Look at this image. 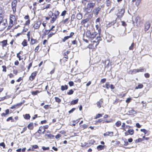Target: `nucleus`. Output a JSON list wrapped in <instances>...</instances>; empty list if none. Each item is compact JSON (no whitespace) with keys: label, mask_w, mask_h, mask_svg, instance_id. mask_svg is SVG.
Instances as JSON below:
<instances>
[{"label":"nucleus","mask_w":152,"mask_h":152,"mask_svg":"<svg viewBox=\"0 0 152 152\" xmlns=\"http://www.w3.org/2000/svg\"><path fill=\"white\" fill-rule=\"evenodd\" d=\"M70 38L69 36H66V37H64L63 39H62V42H65L66 40Z\"/></svg>","instance_id":"nucleus-62"},{"label":"nucleus","mask_w":152,"mask_h":152,"mask_svg":"<svg viewBox=\"0 0 152 152\" xmlns=\"http://www.w3.org/2000/svg\"><path fill=\"white\" fill-rule=\"evenodd\" d=\"M38 132H39L41 134H43L45 132H43V129L42 126H40L39 127L38 130H37Z\"/></svg>","instance_id":"nucleus-37"},{"label":"nucleus","mask_w":152,"mask_h":152,"mask_svg":"<svg viewBox=\"0 0 152 152\" xmlns=\"http://www.w3.org/2000/svg\"><path fill=\"white\" fill-rule=\"evenodd\" d=\"M33 64V61H31V62L30 63V64H28V66L27 67V69L29 71L31 68V67L32 66Z\"/></svg>","instance_id":"nucleus-57"},{"label":"nucleus","mask_w":152,"mask_h":152,"mask_svg":"<svg viewBox=\"0 0 152 152\" xmlns=\"http://www.w3.org/2000/svg\"><path fill=\"white\" fill-rule=\"evenodd\" d=\"M104 145H99L96 148L97 149L98 151H99L100 150H103L104 148Z\"/></svg>","instance_id":"nucleus-33"},{"label":"nucleus","mask_w":152,"mask_h":152,"mask_svg":"<svg viewBox=\"0 0 152 152\" xmlns=\"http://www.w3.org/2000/svg\"><path fill=\"white\" fill-rule=\"evenodd\" d=\"M94 43L93 44H89L88 45V48H89V49H94Z\"/></svg>","instance_id":"nucleus-50"},{"label":"nucleus","mask_w":152,"mask_h":152,"mask_svg":"<svg viewBox=\"0 0 152 152\" xmlns=\"http://www.w3.org/2000/svg\"><path fill=\"white\" fill-rule=\"evenodd\" d=\"M70 20H69V18H66L65 19L63 20L61 22L62 24L66 25L69 23Z\"/></svg>","instance_id":"nucleus-25"},{"label":"nucleus","mask_w":152,"mask_h":152,"mask_svg":"<svg viewBox=\"0 0 152 152\" xmlns=\"http://www.w3.org/2000/svg\"><path fill=\"white\" fill-rule=\"evenodd\" d=\"M17 19V17L15 15H10V21L13 22H15Z\"/></svg>","instance_id":"nucleus-19"},{"label":"nucleus","mask_w":152,"mask_h":152,"mask_svg":"<svg viewBox=\"0 0 152 152\" xmlns=\"http://www.w3.org/2000/svg\"><path fill=\"white\" fill-rule=\"evenodd\" d=\"M115 2V0H106L105 3L107 7H110L111 6L112 3Z\"/></svg>","instance_id":"nucleus-14"},{"label":"nucleus","mask_w":152,"mask_h":152,"mask_svg":"<svg viewBox=\"0 0 152 152\" xmlns=\"http://www.w3.org/2000/svg\"><path fill=\"white\" fill-rule=\"evenodd\" d=\"M28 41L26 39H24L22 42V45L24 47L27 46L28 45Z\"/></svg>","instance_id":"nucleus-32"},{"label":"nucleus","mask_w":152,"mask_h":152,"mask_svg":"<svg viewBox=\"0 0 152 152\" xmlns=\"http://www.w3.org/2000/svg\"><path fill=\"white\" fill-rule=\"evenodd\" d=\"M7 19H4L0 23V31L4 30L7 26Z\"/></svg>","instance_id":"nucleus-4"},{"label":"nucleus","mask_w":152,"mask_h":152,"mask_svg":"<svg viewBox=\"0 0 152 152\" xmlns=\"http://www.w3.org/2000/svg\"><path fill=\"white\" fill-rule=\"evenodd\" d=\"M134 133V130L133 129H129L127 132H125L124 133L125 136H127L129 134L133 135Z\"/></svg>","instance_id":"nucleus-17"},{"label":"nucleus","mask_w":152,"mask_h":152,"mask_svg":"<svg viewBox=\"0 0 152 152\" xmlns=\"http://www.w3.org/2000/svg\"><path fill=\"white\" fill-rule=\"evenodd\" d=\"M24 18L25 20H27L26 21L24 25L25 26L28 25L30 24L31 22L29 16L28 15H26L24 17Z\"/></svg>","instance_id":"nucleus-12"},{"label":"nucleus","mask_w":152,"mask_h":152,"mask_svg":"<svg viewBox=\"0 0 152 152\" xmlns=\"http://www.w3.org/2000/svg\"><path fill=\"white\" fill-rule=\"evenodd\" d=\"M97 34V33L95 31V29L93 26L90 29L87 30L86 32L87 37L91 40H93Z\"/></svg>","instance_id":"nucleus-1"},{"label":"nucleus","mask_w":152,"mask_h":152,"mask_svg":"<svg viewBox=\"0 0 152 152\" xmlns=\"http://www.w3.org/2000/svg\"><path fill=\"white\" fill-rule=\"evenodd\" d=\"M13 26V22L10 21L9 25L7 28V30L10 29Z\"/></svg>","instance_id":"nucleus-36"},{"label":"nucleus","mask_w":152,"mask_h":152,"mask_svg":"<svg viewBox=\"0 0 152 152\" xmlns=\"http://www.w3.org/2000/svg\"><path fill=\"white\" fill-rule=\"evenodd\" d=\"M42 127H43V132H45V129H48V128H49V125H45L43 126H42Z\"/></svg>","instance_id":"nucleus-56"},{"label":"nucleus","mask_w":152,"mask_h":152,"mask_svg":"<svg viewBox=\"0 0 152 152\" xmlns=\"http://www.w3.org/2000/svg\"><path fill=\"white\" fill-rule=\"evenodd\" d=\"M83 18L82 14L80 13H78L77 15V18L78 20H80Z\"/></svg>","instance_id":"nucleus-41"},{"label":"nucleus","mask_w":152,"mask_h":152,"mask_svg":"<svg viewBox=\"0 0 152 152\" xmlns=\"http://www.w3.org/2000/svg\"><path fill=\"white\" fill-rule=\"evenodd\" d=\"M80 127H82L83 128V129H84L87 128L88 127V126L87 124H85L82 125L80 126Z\"/></svg>","instance_id":"nucleus-55"},{"label":"nucleus","mask_w":152,"mask_h":152,"mask_svg":"<svg viewBox=\"0 0 152 152\" xmlns=\"http://www.w3.org/2000/svg\"><path fill=\"white\" fill-rule=\"evenodd\" d=\"M24 118L26 120L30 119L31 116L29 114H26L23 115Z\"/></svg>","instance_id":"nucleus-38"},{"label":"nucleus","mask_w":152,"mask_h":152,"mask_svg":"<svg viewBox=\"0 0 152 152\" xmlns=\"http://www.w3.org/2000/svg\"><path fill=\"white\" fill-rule=\"evenodd\" d=\"M75 15L74 14H73L72 15V16L71 17L70 20V25L71 24L72 22L74 20V19L75 18Z\"/></svg>","instance_id":"nucleus-61"},{"label":"nucleus","mask_w":152,"mask_h":152,"mask_svg":"<svg viewBox=\"0 0 152 152\" xmlns=\"http://www.w3.org/2000/svg\"><path fill=\"white\" fill-rule=\"evenodd\" d=\"M83 10L86 15H87L88 13H90L92 11V10H91V9H90L87 6L84 8Z\"/></svg>","instance_id":"nucleus-16"},{"label":"nucleus","mask_w":152,"mask_h":152,"mask_svg":"<svg viewBox=\"0 0 152 152\" xmlns=\"http://www.w3.org/2000/svg\"><path fill=\"white\" fill-rule=\"evenodd\" d=\"M17 57L18 58L19 61H21L23 59L25 60L26 59L25 54L23 53V51H20L17 54Z\"/></svg>","instance_id":"nucleus-6"},{"label":"nucleus","mask_w":152,"mask_h":152,"mask_svg":"<svg viewBox=\"0 0 152 152\" xmlns=\"http://www.w3.org/2000/svg\"><path fill=\"white\" fill-rule=\"evenodd\" d=\"M5 11L3 8L0 7V16L4 17V15Z\"/></svg>","instance_id":"nucleus-30"},{"label":"nucleus","mask_w":152,"mask_h":152,"mask_svg":"<svg viewBox=\"0 0 152 152\" xmlns=\"http://www.w3.org/2000/svg\"><path fill=\"white\" fill-rule=\"evenodd\" d=\"M104 100L103 99L101 98L97 101L96 103V104L97 107L99 108H100L102 107V104L103 103Z\"/></svg>","instance_id":"nucleus-18"},{"label":"nucleus","mask_w":152,"mask_h":152,"mask_svg":"<svg viewBox=\"0 0 152 152\" xmlns=\"http://www.w3.org/2000/svg\"><path fill=\"white\" fill-rule=\"evenodd\" d=\"M68 88L67 85L62 86H61V89L62 91H64L65 90H67Z\"/></svg>","instance_id":"nucleus-42"},{"label":"nucleus","mask_w":152,"mask_h":152,"mask_svg":"<svg viewBox=\"0 0 152 152\" xmlns=\"http://www.w3.org/2000/svg\"><path fill=\"white\" fill-rule=\"evenodd\" d=\"M64 58H63L62 59H60V62L61 63V64H64V63H65L67 61L68 59L65 58V59H64Z\"/></svg>","instance_id":"nucleus-45"},{"label":"nucleus","mask_w":152,"mask_h":152,"mask_svg":"<svg viewBox=\"0 0 152 152\" xmlns=\"http://www.w3.org/2000/svg\"><path fill=\"white\" fill-rule=\"evenodd\" d=\"M101 40V38L100 37H97L96 38V40H93L92 42H93V43L95 42L96 43L95 45V46H96L98 44L99 42Z\"/></svg>","instance_id":"nucleus-24"},{"label":"nucleus","mask_w":152,"mask_h":152,"mask_svg":"<svg viewBox=\"0 0 152 152\" xmlns=\"http://www.w3.org/2000/svg\"><path fill=\"white\" fill-rule=\"evenodd\" d=\"M21 83H20L19 84H16L15 87L16 88V91H17L20 89V86L21 85Z\"/></svg>","instance_id":"nucleus-49"},{"label":"nucleus","mask_w":152,"mask_h":152,"mask_svg":"<svg viewBox=\"0 0 152 152\" xmlns=\"http://www.w3.org/2000/svg\"><path fill=\"white\" fill-rule=\"evenodd\" d=\"M146 71V69H145V71H144V69L140 68L139 69H134L130 71L131 72V74H135L139 72H145Z\"/></svg>","instance_id":"nucleus-10"},{"label":"nucleus","mask_w":152,"mask_h":152,"mask_svg":"<svg viewBox=\"0 0 152 152\" xmlns=\"http://www.w3.org/2000/svg\"><path fill=\"white\" fill-rule=\"evenodd\" d=\"M40 91L38 90H37L36 91H33L31 92V94L33 96H35L37 95L39 93Z\"/></svg>","instance_id":"nucleus-44"},{"label":"nucleus","mask_w":152,"mask_h":152,"mask_svg":"<svg viewBox=\"0 0 152 152\" xmlns=\"http://www.w3.org/2000/svg\"><path fill=\"white\" fill-rule=\"evenodd\" d=\"M38 73L37 71H35L32 73L31 75L29 77V80L32 81L35 79Z\"/></svg>","instance_id":"nucleus-9"},{"label":"nucleus","mask_w":152,"mask_h":152,"mask_svg":"<svg viewBox=\"0 0 152 152\" xmlns=\"http://www.w3.org/2000/svg\"><path fill=\"white\" fill-rule=\"evenodd\" d=\"M95 5L96 3L95 2H93V1H89L87 3L86 6L90 9H91V10H92L94 7L95 6Z\"/></svg>","instance_id":"nucleus-11"},{"label":"nucleus","mask_w":152,"mask_h":152,"mask_svg":"<svg viewBox=\"0 0 152 152\" xmlns=\"http://www.w3.org/2000/svg\"><path fill=\"white\" fill-rule=\"evenodd\" d=\"M102 116V115L100 114H98L96 115V116L94 118V119H96L99 118L101 117Z\"/></svg>","instance_id":"nucleus-60"},{"label":"nucleus","mask_w":152,"mask_h":152,"mask_svg":"<svg viewBox=\"0 0 152 152\" xmlns=\"http://www.w3.org/2000/svg\"><path fill=\"white\" fill-rule=\"evenodd\" d=\"M28 38V41H29L30 39H31V32L30 31H28L26 34Z\"/></svg>","instance_id":"nucleus-46"},{"label":"nucleus","mask_w":152,"mask_h":152,"mask_svg":"<svg viewBox=\"0 0 152 152\" xmlns=\"http://www.w3.org/2000/svg\"><path fill=\"white\" fill-rule=\"evenodd\" d=\"M78 101V99H76L73 100L72 101L71 103L70 104L71 105H74L76 104H77Z\"/></svg>","instance_id":"nucleus-40"},{"label":"nucleus","mask_w":152,"mask_h":152,"mask_svg":"<svg viewBox=\"0 0 152 152\" xmlns=\"http://www.w3.org/2000/svg\"><path fill=\"white\" fill-rule=\"evenodd\" d=\"M67 13V11L66 10H64L62 12H61V16H63V17H64L66 15Z\"/></svg>","instance_id":"nucleus-52"},{"label":"nucleus","mask_w":152,"mask_h":152,"mask_svg":"<svg viewBox=\"0 0 152 152\" xmlns=\"http://www.w3.org/2000/svg\"><path fill=\"white\" fill-rule=\"evenodd\" d=\"M17 1L16 0H13L12 2L11 7L14 14H15L16 12V7Z\"/></svg>","instance_id":"nucleus-7"},{"label":"nucleus","mask_w":152,"mask_h":152,"mask_svg":"<svg viewBox=\"0 0 152 152\" xmlns=\"http://www.w3.org/2000/svg\"><path fill=\"white\" fill-rule=\"evenodd\" d=\"M134 43H132L131 45L129 47V49L130 50H132L133 49V48L134 46Z\"/></svg>","instance_id":"nucleus-63"},{"label":"nucleus","mask_w":152,"mask_h":152,"mask_svg":"<svg viewBox=\"0 0 152 152\" xmlns=\"http://www.w3.org/2000/svg\"><path fill=\"white\" fill-rule=\"evenodd\" d=\"M50 34L49 31V29H45L44 32V33L43 34V36H45L46 35H48Z\"/></svg>","instance_id":"nucleus-43"},{"label":"nucleus","mask_w":152,"mask_h":152,"mask_svg":"<svg viewBox=\"0 0 152 152\" xmlns=\"http://www.w3.org/2000/svg\"><path fill=\"white\" fill-rule=\"evenodd\" d=\"M114 133L113 132H107L104 133L103 136L105 137L108 136L112 137L113 136Z\"/></svg>","instance_id":"nucleus-15"},{"label":"nucleus","mask_w":152,"mask_h":152,"mask_svg":"<svg viewBox=\"0 0 152 152\" xmlns=\"http://www.w3.org/2000/svg\"><path fill=\"white\" fill-rule=\"evenodd\" d=\"M40 45L38 44L37 46L34 49V51L35 53H39L41 50V48H40Z\"/></svg>","instance_id":"nucleus-21"},{"label":"nucleus","mask_w":152,"mask_h":152,"mask_svg":"<svg viewBox=\"0 0 152 152\" xmlns=\"http://www.w3.org/2000/svg\"><path fill=\"white\" fill-rule=\"evenodd\" d=\"M125 11V9L122 8L118 10V12L116 14L117 18H116V20L117 19H121L123 16Z\"/></svg>","instance_id":"nucleus-5"},{"label":"nucleus","mask_w":152,"mask_h":152,"mask_svg":"<svg viewBox=\"0 0 152 152\" xmlns=\"http://www.w3.org/2000/svg\"><path fill=\"white\" fill-rule=\"evenodd\" d=\"M28 129L30 130H32L34 128L33 123L32 122L30 123L27 126Z\"/></svg>","instance_id":"nucleus-28"},{"label":"nucleus","mask_w":152,"mask_h":152,"mask_svg":"<svg viewBox=\"0 0 152 152\" xmlns=\"http://www.w3.org/2000/svg\"><path fill=\"white\" fill-rule=\"evenodd\" d=\"M39 148L38 146L36 145H33L32 146V148L31 149V151H34V149H37Z\"/></svg>","instance_id":"nucleus-54"},{"label":"nucleus","mask_w":152,"mask_h":152,"mask_svg":"<svg viewBox=\"0 0 152 152\" xmlns=\"http://www.w3.org/2000/svg\"><path fill=\"white\" fill-rule=\"evenodd\" d=\"M144 86L143 84L141 83H139L137 86L135 88V89H141L143 88Z\"/></svg>","instance_id":"nucleus-34"},{"label":"nucleus","mask_w":152,"mask_h":152,"mask_svg":"<svg viewBox=\"0 0 152 152\" xmlns=\"http://www.w3.org/2000/svg\"><path fill=\"white\" fill-rule=\"evenodd\" d=\"M103 120L102 118L99 119L95 121V123L94 124L95 125H96L99 123H100L102 122H103Z\"/></svg>","instance_id":"nucleus-47"},{"label":"nucleus","mask_w":152,"mask_h":152,"mask_svg":"<svg viewBox=\"0 0 152 152\" xmlns=\"http://www.w3.org/2000/svg\"><path fill=\"white\" fill-rule=\"evenodd\" d=\"M60 12L58 10L55 11L54 13H52V15L50 17L51 20L50 21V23H54L56 19L58 18L59 16Z\"/></svg>","instance_id":"nucleus-3"},{"label":"nucleus","mask_w":152,"mask_h":152,"mask_svg":"<svg viewBox=\"0 0 152 152\" xmlns=\"http://www.w3.org/2000/svg\"><path fill=\"white\" fill-rule=\"evenodd\" d=\"M55 99L56 101L58 103H60L61 101V99L58 97H55Z\"/></svg>","instance_id":"nucleus-59"},{"label":"nucleus","mask_w":152,"mask_h":152,"mask_svg":"<svg viewBox=\"0 0 152 152\" xmlns=\"http://www.w3.org/2000/svg\"><path fill=\"white\" fill-rule=\"evenodd\" d=\"M89 20V19L88 18H86L83 20L81 22V24L82 25H83L84 26L85 24L88 22Z\"/></svg>","instance_id":"nucleus-31"},{"label":"nucleus","mask_w":152,"mask_h":152,"mask_svg":"<svg viewBox=\"0 0 152 152\" xmlns=\"http://www.w3.org/2000/svg\"><path fill=\"white\" fill-rule=\"evenodd\" d=\"M43 9H50L51 8V4H46V3L45 2L43 4Z\"/></svg>","instance_id":"nucleus-23"},{"label":"nucleus","mask_w":152,"mask_h":152,"mask_svg":"<svg viewBox=\"0 0 152 152\" xmlns=\"http://www.w3.org/2000/svg\"><path fill=\"white\" fill-rule=\"evenodd\" d=\"M57 31L58 30L55 28V26H52L50 29H49L50 34L48 35L47 39H48L57 33Z\"/></svg>","instance_id":"nucleus-2"},{"label":"nucleus","mask_w":152,"mask_h":152,"mask_svg":"<svg viewBox=\"0 0 152 152\" xmlns=\"http://www.w3.org/2000/svg\"><path fill=\"white\" fill-rule=\"evenodd\" d=\"M151 26V24L148 21L145 22L144 24V30L145 31H148L150 28Z\"/></svg>","instance_id":"nucleus-20"},{"label":"nucleus","mask_w":152,"mask_h":152,"mask_svg":"<svg viewBox=\"0 0 152 152\" xmlns=\"http://www.w3.org/2000/svg\"><path fill=\"white\" fill-rule=\"evenodd\" d=\"M10 120H11L12 122H13L14 121L12 116H11L8 118L6 120V121H9Z\"/></svg>","instance_id":"nucleus-53"},{"label":"nucleus","mask_w":152,"mask_h":152,"mask_svg":"<svg viewBox=\"0 0 152 152\" xmlns=\"http://www.w3.org/2000/svg\"><path fill=\"white\" fill-rule=\"evenodd\" d=\"M25 102V101L24 100H23L22 102L16 104L15 105L16 107V108H18L20 107V106H21Z\"/></svg>","instance_id":"nucleus-35"},{"label":"nucleus","mask_w":152,"mask_h":152,"mask_svg":"<svg viewBox=\"0 0 152 152\" xmlns=\"http://www.w3.org/2000/svg\"><path fill=\"white\" fill-rule=\"evenodd\" d=\"M116 19L115 20H113V21L110 22L108 24V27H110L114 25L116 22Z\"/></svg>","instance_id":"nucleus-39"},{"label":"nucleus","mask_w":152,"mask_h":152,"mask_svg":"<svg viewBox=\"0 0 152 152\" xmlns=\"http://www.w3.org/2000/svg\"><path fill=\"white\" fill-rule=\"evenodd\" d=\"M41 134H42L40 133L39 132L37 131L34 134V135L36 137H38L40 136Z\"/></svg>","instance_id":"nucleus-48"},{"label":"nucleus","mask_w":152,"mask_h":152,"mask_svg":"<svg viewBox=\"0 0 152 152\" xmlns=\"http://www.w3.org/2000/svg\"><path fill=\"white\" fill-rule=\"evenodd\" d=\"M121 122L120 121H118L115 123V125L116 127H119L121 125Z\"/></svg>","instance_id":"nucleus-51"},{"label":"nucleus","mask_w":152,"mask_h":152,"mask_svg":"<svg viewBox=\"0 0 152 152\" xmlns=\"http://www.w3.org/2000/svg\"><path fill=\"white\" fill-rule=\"evenodd\" d=\"M101 8L99 7L95 8L93 10V12L95 15H98L101 10Z\"/></svg>","instance_id":"nucleus-22"},{"label":"nucleus","mask_w":152,"mask_h":152,"mask_svg":"<svg viewBox=\"0 0 152 152\" xmlns=\"http://www.w3.org/2000/svg\"><path fill=\"white\" fill-rule=\"evenodd\" d=\"M132 100L131 98H128L126 99V102L127 103H129Z\"/></svg>","instance_id":"nucleus-64"},{"label":"nucleus","mask_w":152,"mask_h":152,"mask_svg":"<svg viewBox=\"0 0 152 152\" xmlns=\"http://www.w3.org/2000/svg\"><path fill=\"white\" fill-rule=\"evenodd\" d=\"M41 24V22L40 21H36L33 24V28L34 30L39 29Z\"/></svg>","instance_id":"nucleus-8"},{"label":"nucleus","mask_w":152,"mask_h":152,"mask_svg":"<svg viewBox=\"0 0 152 152\" xmlns=\"http://www.w3.org/2000/svg\"><path fill=\"white\" fill-rule=\"evenodd\" d=\"M39 42L38 40L36 39H34L32 37H31L30 44L31 45H33Z\"/></svg>","instance_id":"nucleus-13"},{"label":"nucleus","mask_w":152,"mask_h":152,"mask_svg":"<svg viewBox=\"0 0 152 152\" xmlns=\"http://www.w3.org/2000/svg\"><path fill=\"white\" fill-rule=\"evenodd\" d=\"M5 113H3L1 114L2 117H6L9 114L10 111L8 109H7L5 111Z\"/></svg>","instance_id":"nucleus-29"},{"label":"nucleus","mask_w":152,"mask_h":152,"mask_svg":"<svg viewBox=\"0 0 152 152\" xmlns=\"http://www.w3.org/2000/svg\"><path fill=\"white\" fill-rule=\"evenodd\" d=\"M126 93L125 94H120L118 95V96L122 98L125 96L126 95Z\"/></svg>","instance_id":"nucleus-58"},{"label":"nucleus","mask_w":152,"mask_h":152,"mask_svg":"<svg viewBox=\"0 0 152 152\" xmlns=\"http://www.w3.org/2000/svg\"><path fill=\"white\" fill-rule=\"evenodd\" d=\"M70 51H67L64 52L63 54V58L68 59L69 57L68 56V54L70 53Z\"/></svg>","instance_id":"nucleus-26"},{"label":"nucleus","mask_w":152,"mask_h":152,"mask_svg":"<svg viewBox=\"0 0 152 152\" xmlns=\"http://www.w3.org/2000/svg\"><path fill=\"white\" fill-rule=\"evenodd\" d=\"M0 43L2 44L1 46L3 48L4 47L8 45L7 44V40H4L3 41L0 42Z\"/></svg>","instance_id":"nucleus-27"}]
</instances>
